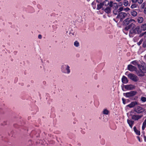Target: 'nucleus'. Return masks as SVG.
I'll use <instances>...</instances> for the list:
<instances>
[{
	"label": "nucleus",
	"instance_id": "nucleus-34",
	"mask_svg": "<svg viewBox=\"0 0 146 146\" xmlns=\"http://www.w3.org/2000/svg\"><path fill=\"white\" fill-rule=\"evenodd\" d=\"M143 0H137V2L139 4L143 2Z\"/></svg>",
	"mask_w": 146,
	"mask_h": 146
},
{
	"label": "nucleus",
	"instance_id": "nucleus-3",
	"mask_svg": "<svg viewBox=\"0 0 146 146\" xmlns=\"http://www.w3.org/2000/svg\"><path fill=\"white\" fill-rule=\"evenodd\" d=\"M62 72L64 73L69 74L70 72V67L67 64H63L61 67Z\"/></svg>",
	"mask_w": 146,
	"mask_h": 146
},
{
	"label": "nucleus",
	"instance_id": "nucleus-16",
	"mask_svg": "<svg viewBox=\"0 0 146 146\" xmlns=\"http://www.w3.org/2000/svg\"><path fill=\"white\" fill-rule=\"evenodd\" d=\"M133 129L135 133V134L138 135H140V131L138 130H137V128L135 126L133 128Z\"/></svg>",
	"mask_w": 146,
	"mask_h": 146
},
{
	"label": "nucleus",
	"instance_id": "nucleus-36",
	"mask_svg": "<svg viewBox=\"0 0 146 146\" xmlns=\"http://www.w3.org/2000/svg\"><path fill=\"white\" fill-rule=\"evenodd\" d=\"M123 7H120L118 9V11H119V12L123 10Z\"/></svg>",
	"mask_w": 146,
	"mask_h": 146
},
{
	"label": "nucleus",
	"instance_id": "nucleus-35",
	"mask_svg": "<svg viewBox=\"0 0 146 146\" xmlns=\"http://www.w3.org/2000/svg\"><path fill=\"white\" fill-rule=\"evenodd\" d=\"M122 102H123V104H125V102H126L125 100L123 98H122Z\"/></svg>",
	"mask_w": 146,
	"mask_h": 146
},
{
	"label": "nucleus",
	"instance_id": "nucleus-42",
	"mask_svg": "<svg viewBox=\"0 0 146 146\" xmlns=\"http://www.w3.org/2000/svg\"><path fill=\"white\" fill-rule=\"evenodd\" d=\"M123 5V3L122 2H120L119 3V6H122Z\"/></svg>",
	"mask_w": 146,
	"mask_h": 146
},
{
	"label": "nucleus",
	"instance_id": "nucleus-18",
	"mask_svg": "<svg viewBox=\"0 0 146 146\" xmlns=\"http://www.w3.org/2000/svg\"><path fill=\"white\" fill-rule=\"evenodd\" d=\"M137 21L139 23H142L143 21V19L142 17H139L137 18Z\"/></svg>",
	"mask_w": 146,
	"mask_h": 146
},
{
	"label": "nucleus",
	"instance_id": "nucleus-17",
	"mask_svg": "<svg viewBox=\"0 0 146 146\" xmlns=\"http://www.w3.org/2000/svg\"><path fill=\"white\" fill-rule=\"evenodd\" d=\"M131 14L134 17H136L137 14V12L135 10H133L131 11Z\"/></svg>",
	"mask_w": 146,
	"mask_h": 146
},
{
	"label": "nucleus",
	"instance_id": "nucleus-25",
	"mask_svg": "<svg viewBox=\"0 0 146 146\" xmlns=\"http://www.w3.org/2000/svg\"><path fill=\"white\" fill-rule=\"evenodd\" d=\"M146 125V120L145 119L143 123L142 126V129L143 130H144L145 127Z\"/></svg>",
	"mask_w": 146,
	"mask_h": 146
},
{
	"label": "nucleus",
	"instance_id": "nucleus-32",
	"mask_svg": "<svg viewBox=\"0 0 146 146\" xmlns=\"http://www.w3.org/2000/svg\"><path fill=\"white\" fill-rule=\"evenodd\" d=\"M142 36L145 35V38L146 40V31L145 32L142 33L141 34Z\"/></svg>",
	"mask_w": 146,
	"mask_h": 146
},
{
	"label": "nucleus",
	"instance_id": "nucleus-33",
	"mask_svg": "<svg viewBox=\"0 0 146 146\" xmlns=\"http://www.w3.org/2000/svg\"><path fill=\"white\" fill-rule=\"evenodd\" d=\"M143 46L144 47H146V40L143 43Z\"/></svg>",
	"mask_w": 146,
	"mask_h": 146
},
{
	"label": "nucleus",
	"instance_id": "nucleus-9",
	"mask_svg": "<svg viewBox=\"0 0 146 146\" xmlns=\"http://www.w3.org/2000/svg\"><path fill=\"white\" fill-rule=\"evenodd\" d=\"M142 117V115H132L131 118L132 119L134 120H138L141 119Z\"/></svg>",
	"mask_w": 146,
	"mask_h": 146
},
{
	"label": "nucleus",
	"instance_id": "nucleus-22",
	"mask_svg": "<svg viewBox=\"0 0 146 146\" xmlns=\"http://www.w3.org/2000/svg\"><path fill=\"white\" fill-rule=\"evenodd\" d=\"M123 4L125 6H128L129 4L128 1L127 0H124L123 1Z\"/></svg>",
	"mask_w": 146,
	"mask_h": 146
},
{
	"label": "nucleus",
	"instance_id": "nucleus-45",
	"mask_svg": "<svg viewBox=\"0 0 146 146\" xmlns=\"http://www.w3.org/2000/svg\"><path fill=\"white\" fill-rule=\"evenodd\" d=\"M117 1L119 2L121 0H116Z\"/></svg>",
	"mask_w": 146,
	"mask_h": 146
},
{
	"label": "nucleus",
	"instance_id": "nucleus-10",
	"mask_svg": "<svg viewBox=\"0 0 146 146\" xmlns=\"http://www.w3.org/2000/svg\"><path fill=\"white\" fill-rule=\"evenodd\" d=\"M126 14L124 12H121L119 13L117 15V18L122 19L124 18L126 15Z\"/></svg>",
	"mask_w": 146,
	"mask_h": 146
},
{
	"label": "nucleus",
	"instance_id": "nucleus-6",
	"mask_svg": "<svg viewBox=\"0 0 146 146\" xmlns=\"http://www.w3.org/2000/svg\"><path fill=\"white\" fill-rule=\"evenodd\" d=\"M137 94V92L135 91H131L129 92L124 94V95L127 98H129L132 97L135 95Z\"/></svg>",
	"mask_w": 146,
	"mask_h": 146
},
{
	"label": "nucleus",
	"instance_id": "nucleus-46",
	"mask_svg": "<svg viewBox=\"0 0 146 146\" xmlns=\"http://www.w3.org/2000/svg\"><path fill=\"white\" fill-rule=\"evenodd\" d=\"M144 140H145V141H146V138H145Z\"/></svg>",
	"mask_w": 146,
	"mask_h": 146
},
{
	"label": "nucleus",
	"instance_id": "nucleus-14",
	"mask_svg": "<svg viewBox=\"0 0 146 146\" xmlns=\"http://www.w3.org/2000/svg\"><path fill=\"white\" fill-rule=\"evenodd\" d=\"M127 121L128 124L129 125V126L131 128H132L134 124V121H133L129 120V119H127Z\"/></svg>",
	"mask_w": 146,
	"mask_h": 146
},
{
	"label": "nucleus",
	"instance_id": "nucleus-23",
	"mask_svg": "<svg viewBox=\"0 0 146 146\" xmlns=\"http://www.w3.org/2000/svg\"><path fill=\"white\" fill-rule=\"evenodd\" d=\"M141 27L142 30L143 31H145L146 30V24H142L141 26Z\"/></svg>",
	"mask_w": 146,
	"mask_h": 146
},
{
	"label": "nucleus",
	"instance_id": "nucleus-41",
	"mask_svg": "<svg viewBox=\"0 0 146 146\" xmlns=\"http://www.w3.org/2000/svg\"><path fill=\"white\" fill-rule=\"evenodd\" d=\"M38 38L39 39H41L42 38V36L41 35H38Z\"/></svg>",
	"mask_w": 146,
	"mask_h": 146
},
{
	"label": "nucleus",
	"instance_id": "nucleus-1",
	"mask_svg": "<svg viewBox=\"0 0 146 146\" xmlns=\"http://www.w3.org/2000/svg\"><path fill=\"white\" fill-rule=\"evenodd\" d=\"M135 25L133 23H131L129 25L125 27L123 31H128L130 29L129 35L130 36V34H139L140 33L141 31L140 27L139 26H137L135 27Z\"/></svg>",
	"mask_w": 146,
	"mask_h": 146
},
{
	"label": "nucleus",
	"instance_id": "nucleus-44",
	"mask_svg": "<svg viewBox=\"0 0 146 146\" xmlns=\"http://www.w3.org/2000/svg\"><path fill=\"white\" fill-rule=\"evenodd\" d=\"M70 35L71 36H72V35H74V33H70Z\"/></svg>",
	"mask_w": 146,
	"mask_h": 146
},
{
	"label": "nucleus",
	"instance_id": "nucleus-37",
	"mask_svg": "<svg viewBox=\"0 0 146 146\" xmlns=\"http://www.w3.org/2000/svg\"><path fill=\"white\" fill-rule=\"evenodd\" d=\"M131 1L132 3H135L137 1V0H131Z\"/></svg>",
	"mask_w": 146,
	"mask_h": 146
},
{
	"label": "nucleus",
	"instance_id": "nucleus-21",
	"mask_svg": "<svg viewBox=\"0 0 146 146\" xmlns=\"http://www.w3.org/2000/svg\"><path fill=\"white\" fill-rule=\"evenodd\" d=\"M103 5L107 6L109 4V1L108 0H105L102 3Z\"/></svg>",
	"mask_w": 146,
	"mask_h": 146
},
{
	"label": "nucleus",
	"instance_id": "nucleus-38",
	"mask_svg": "<svg viewBox=\"0 0 146 146\" xmlns=\"http://www.w3.org/2000/svg\"><path fill=\"white\" fill-rule=\"evenodd\" d=\"M130 9L128 8H125L124 10L126 11H127L130 10Z\"/></svg>",
	"mask_w": 146,
	"mask_h": 146
},
{
	"label": "nucleus",
	"instance_id": "nucleus-20",
	"mask_svg": "<svg viewBox=\"0 0 146 146\" xmlns=\"http://www.w3.org/2000/svg\"><path fill=\"white\" fill-rule=\"evenodd\" d=\"M103 113L105 115H108L109 113V111L107 109H104L103 111Z\"/></svg>",
	"mask_w": 146,
	"mask_h": 146
},
{
	"label": "nucleus",
	"instance_id": "nucleus-47",
	"mask_svg": "<svg viewBox=\"0 0 146 146\" xmlns=\"http://www.w3.org/2000/svg\"><path fill=\"white\" fill-rule=\"evenodd\" d=\"M93 3H92V4H93Z\"/></svg>",
	"mask_w": 146,
	"mask_h": 146
},
{
	"label": "nucleus",
	"instance_id": "nucleus-31",
	"mask_svg": "<svg viewBox=\"0 0 146 146\" xmlns=\"http://www.w3.org/2000/svg\"><path fill=\"white\" fill-rule=\"evenodd\" d=\"M146 3L144 2L141 5V7L142 8H144L146 6Z\"/></svg>",
	"mask_w": 146,
	"mask_h": 146
},
{
	"label": "nucleus",
	"instance_id": "nucleus-5",
	"mask_svg": "<svg viewBox=\"0 0 146 146\" xmlns=\"http://www.w3.org/2000/svg\"><path fill=\"white\" fill-rule=\"evenodd\" d=\"M134 111L138 113H140L143 112L144 109L142 107L140 106H137L134 108Z\"/></svg>",
	"mask_w": 146,
	"mask_h": 146
},
{
	"label": "nucleus",
	"instance_id": "nucleus-7",
	"mask_svg": "<svg viewBox=\"0 0 146 146\" xmlns=\"http://www.w3.org/2000/svg\"><path fill=\"white\" fill-rule=\"evenodd\" d=\"M133 21H135V20L133 19L130 18L127 19L124 21L123 25H127L129 24H130L131 23V22Z\"/></svg>",
	"mask_w": 146,
	"mask_h": 146
},
{
	"label": "nucleus",
	"instance_id": "nucleus-30",
	"mask_svg": "<svg viewBox=\"0 0 146 146\" xmlns=\"http://www.w3.org/2000/svg\"><path fill=\"white\" fill-rule=\"evenodd\" d=\"M141 100L143 102H145L146 101V98L144 97H142L141 98Z\"/></svg>",
	"mask_w": 146,
	"mask_h": 146
},
{
	"label": "nucleus",
	"instance_id": "nucleus-12",
	"mask_svg": "<svg viewBox=\"0 0 146 146\" xmlns=\"http://www.w3.org/2000/svg\"><path fill=\"white\" fill-rule=\"evenodd\" d=\"M102 10H104V12L107 14H109L110 13L111 7L109 6L106 7V8H103Z\"/></svg>",
	"mask_w": 146,
	"mask_h": 146
},
{
	"label": "nucleus",
	"instance_id": "nucleus-43",
	"mask_svg": "<svg viewBox=\"0 0 146 146\" xmlns=\"http://www.w3.org/2000/svg\"><path fill=\"white\" fill-rule=\"evenodd\" d=\"M112 3L113 2H112V1H110V7H111V5H112Z\"/></svg>",
	"mask_w": 146,
	"mask_h": 146
},
{
	"label": "nucleus",
	"instance_id": "nucleus-26",
	"mask_svg": "<svg viewBox=\"0 0 146 146\" xmlns=\"http://www.w3.org/2000/svg\"><path fill=\"white\" fill-rule=\"evenodd\" d=\"M137 5L136 4L134 3L133 4L131 5V7L132 9L135 8L137 7Z\"/></svg>",
	"mask_w": 146,
	"mask_h": 146
},
{
	"label": "nucleus",
	"instance_id": "nucleus-13",
	"mask_svg": "<svg viewBox=\"0 0 146 146\" xmlns=\"http://www.w3.org/2000/svg\"><path fill=\"white\" fill-rule=\"evenodd\" d=\"M125 88L127 90H133L134 88V86L132 85H127L125 86Z\"/></svg>",
	"mask_w": 146,
	"mask_h": 146
},
{
	"label": "nucleus",
	"instance_id": "nucleus-19",
	"mask_svg": "<svg viewBox=\"0 0 146 146\" xmlns=\"http://www.w3.org/2000/svg\"><path fill=\"white\" fill-rule=\"evenodd\" d=\"M97 9L99 10L102 8L103 6V5L102 3H100L97 5Z\"/></svg>",
	"mask_w": 146,
	"mask_h": 146
},
{
	"label": "nucleus",
	"instance_id": "nucleus-8",
	"mask_svg": "<svg viewBox=\"0 0 146 146\" xmlns=\"http://www.w3.org/2000/svg\"><path fill=\"white\" fill-rule=\"evenodd\" d=\"M138 103L136 102H131L129 104L127 105L126 107H129L130 108H131L135 107L136 105H137Z\"/></svg>",
	"mask_w": 146,
	"mask_h": 146
},
{
	"label": "nucleus",
	"instance_id": "nucleus-15",
	"mask_svg": "<svg viewBox=\"0 0 146 146\" xmlns=\"http://www.w3.org/2000/svg\"><path fill=\"white\" fill-rule=\"evenodd\" d=\"M122 82L123 84H126L128 82L127 79L126 77L123 76L121 79Z\"/></svg>",
	"mask_w": 146,
	"mask_h": 146
},
{
	"label": "nucleus",
	"instance_id": "nucleus-4",
	"mask_svg": "<svg viewBox=\"0 0 146 146\" xmlns=\"http://www.w3.org/2000/svg\"><path fill=\"white\" fill-rule=\"evenodd\" d=\"M127 76L130 79L135 82L139 80L137 76L133 74H129L127 75Z\"/></svg>",
	"mask_w": 146,
	"mask_h": 146
},
{
	"label": "nucleus",
	"instance_id": "nucleus-28",
	"mask_svg": "<svg viewBox=\"0 0 146 146\" xmlns=\"http://www.w3.org/2000/svg\"><path fill=\"white\" fill-rule=\"evenodd\" d=\"M119 11L117 9H115L113 11V13L115 15H117L119 13Z\"/></svg>",
	"mask_w": 146,
	"mask_h": 146
},
{
	"label": "nucleus",
	"instance_id": "nucleus-11",
	"mask_svg": "<svg viewBox=\"0 0 146 146\" xmlns=\"http://www.w3.org/2000/svg\"><path fill=\"white\" fill-rule=\"evenodd\" d=\"M127 69L128 70L131 71H136L137 70V68L135 67L130 64L128 65Z\"/></svg>",
	"mask_w": 146,
	"mask_h": 146
},
{
	"label": "nucleus",
	"instance_id": "nucleus-2",
	"mask_svg": "<svg viewBox=\"0 0 146 146\" xmlns=\"http://www.w3.org/2000/svg\"><path fill=\"white\" fill-rule=\"evenodd\" d=\"M138 67L139 71L137 72L139 76H142L144 75V74L146 73V64H142L141 65H138Z\"/></svg>",
	"mask_w": 146,
	"mask_h": 146
},
{
	"label": "nucleus",
	"instance_id": "nucleus-39",
	"mask_svg": "<svg viewBox=\"0 0 146 146\" xmlns=\"http://www.w3.org/2000/svg\"><path fill=\"white\" fill-rule=\"evenodd\" d=\"M137 139L138 140V141H139V142H141V140L140 139V138L139 137V136H137Z\"/></svg>",
	"mask_w": 146,
	"mask_h": 146
},
{
	"label": "nucleus",
	"instance_id": "nucleus-24",
	"mask_svg": "<svg viewBox=\"0 0 146 146\" xmlns=\"http://www.w3.org/2000/svg\"><path fill=\"white\" fill-rule=\"evenodd\" d=\"M74 45L75 47H78L80 46L79 42L77 41H76L74 42Z\"/></svg>",
	"mask_w": 146,
	"mask_h": 146
},
{
	"label": "nucleus",
	"instance_id": "nucleus-27",
	"mask_svg": "<svg viewBox=\"0 0 146 146\" xmlns=\"http://www.w3.org/2000/svg\"><path fill=\"white\" fill-rule=\"evenodd\" d=\"M132 64L135 65H137L138 66V65H139L137 63V62L136 60H134L132 61L131 63Z\"/></svg>",
	"mask_w": 146,
	"mask_h": 146
},
{
	"label": "nucleus",
	"instance_id": "nucleus-40",
	"mask_svg": "<svg viewBox=\"0 0 146 146\" xmlns=\"http://www.w3.org/2000/svg\"><path fill=\"white\" fill-rule=\"evenodd\" d=\"M142 41V40H141L138 43V45H140Z\"/></svg>",
	"mask_w": 146,
	"mask_h": 146
},
{
	"label": "nucleus",
	"instance_id": "nucleus-29",
	"mask_svg": "<svg viewBox=\"0 0 146 146\" xmlns=\"http://www.w3.org/2000/svg\"><path fill=\"white\" fill-rule=\"evenodd\" d=\"M113 6L115 8V9H117L118 8V5H117V4L116 3H114L113 4Z\"/></svg>",
	"mask_w": 146,
	"mask_h": 146
}]
</instances>
